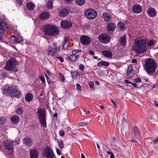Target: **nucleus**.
Instances as JSON below:
<instances>
[{
  "label": "nucleus",
  "mask_w": 158,
  "mask_h": 158,
  "mask_svg": "<svg viewBox=\"0 0 158 158\" xmlns=\"http://www.w3.org/2000/svg\"><path fill=\"white\" fill-rule=\"evenodd\" d=\"M147 43L145 39L139 38L135 41L134 46L135 51L139 54H142L147 51Z\"/></svg>",
  "instance_id": "obj_1"
},
{
  "label": "nucleus",
  "mask_w": 158,
  "mask_h": 158,
  "mask_svg": "<svg viewBox=\"0 0 158 158\" xmlns=\"http://www.w3.org/2000/svg\"><path fill=\"white\" fill-rule=\"evenodd\" d=\"M144 68L148 73H153L156 69V64L153 60L149 59L145 61Z\"/></svg>",
  "instance_id": "obj_2"
},
{
  "label": "nucleus",
  "mask_w": 158,
  "mask_h": 158,
  "mask_svg": "<svg viewBox=\"0 0 158 158\" xmlns=\"http://www.w3.org/2000/svg\"><path fill=\"white\" fill-rule=\"evenodd\" d=\"M43 31L45 34L47 35L55 36L58 34V29L53 26L47 25L44 27Z\"/></svg>",
  "instance_id": "obj_3"
},
{
  "label": "nucleus",
  "mask_w": 158,
  "mask_h": 158,
  "mask_svg": "<svg viewBox=\"0 0 158 158\" xmlns=\"http://www.w3.org/2000/svg\"><path fill=\"white\" fill-rule=\"evenodd\" d=\"M18 64V62L16 61L15 59L13 58L8 61L6 63V69L8 70L15 72L16 71V67Z\"/></svg>",
  "instance_id": "obj_4"
},
{
  "label": "nucleus",
  "mask_w": 158,
  "mask_h": 158,
  "mask_svg": "<svg viewBox=\"0 0 158 158\" xmlns=\"http://www.w3.org/2000/svg\"><path fill=\"white\" fill-rule=\"evenodd\" d=\"M37 113L39 116L38 118L41 126L44 128L46 127V121L45 111L42 109L38 110Z\"/></svg>",
  "instance_id": "obj_5"
},
{
  "label": "nucleus",
  "mask_w": 158,
  "mask_h": 158,
  "mask_svg": "<svg viewBox=\"0 0 158 158\" xmlns=\"http://www.w3.org/2000/svg\"><path fill=\"white\" fill-rule=\"evenodd\" d=\"M84 15L85 17L89 19H93L97 16V12L94 9H89L85 11Z\"/></svg>",
  "instance_id": "obj_6"
},
{
  "label": "nucleus",
  "mask_w": 158,
  "mask_h": 158,
  "mask_svg": "<svg viewBox=\"0 0 158 158\" xmlns=\"http://www.w3.org/2000/svg\"><path fill=\"white\" fill-rule=\"evenodd\" d=\"M14 142V141L10 140H7L3 142V145L4 148L10 152V154H11L13 151Z\"/></svg>",
  "instance_id": "obj_7"
},
{
  "label": "nucleus",
  "mask_w": 158,
  "mask_h": 158,
  "mask_svg": "<svg viewBox=\"0 0 158 158\" xmlns=\"http://www.w3.org/2000/svg\"><path fill=\"white\" fill-rule=\"evenodd\" d=\"M99 41L102 44H106L109 43L110 41V37L108 34L102 33L98 37Z\"/></svg>",
  "instance_id": "obj_8"
},
{
  "label": "nucleus",
  "mask_w": 158,
  "mask_h": 158,
  "mask_svg": "<svg viewBox=\"0 0 158 158\" xmlns=\"http://www.w3.org/2000/svg\"><path fill=\"white\" fill-rule=\"evenodd\" d=\"M13 89H14V86H9L6 85L2 87V93L4 94L10 96L11 93Z\"/></svg>",
  "instance_id": "obj_9"
},
{
  "label": "nucleus",
  "mask_w": 158,
  "mask_h": 158,
  "mask_svg": "<svg viewBox=\"0 0 158 158\" xmlns=\"http://www.w3.org/2000/svg\"><path fill=\"white\" fill-rule=\"evenodd\" d=\"M60 47H56L53 48H51L50 46L48 49V55L49 56H54L55 54L59 52Z\"/></svg>",
  "instance_id": "obj_10"
},
{
  "label": "nucleus",
  "mask_w": 158,
  "mask_h": 158,
  "mask_svg": "<svg viewBox=\"0 0 158 158\" xmlns=\"http://www.w3.org/2000/svg\"><path fill=\"white\" fill-rule=\"evenodd\" d=\"M80 42L83 45H88L91 42L90 38L86 35H82L80 37Z\"/></svg>",
  "instance_id": "obj_11"
},
{
  "label": "nucleus",
  "mask_w": 158,
  "mask_h": 158,
  "mask_svg": "<svg viewBox=\"0 0 158 158\" xmlns=\"http://www.w3.org/2000/svg\"><path fill=\"white\" fill-rule=\"evenodd\" d=\"M44 155L48 158H53L54 156L52 150L49 147H47L45 148Z\"/></svg>",
  "instance_id": "obj_12"
},
{
  "label": "nucleus",
  "mask_w": 158,
  "mask_h": 158,
  "mask_svg": "<svg viewBox=\"0 0 158 158\" xmlns=\"http://www.w3.org/2000/svg\"><path fill=\"white\" fill-rule=\"evenodd\" d=\"M72 25V23L68 21L63 20L60 23L61 27L65 29H69L70 28Z\"/></svg>",
  "instance_id": "obj_13"
},
{
  "label": "nucleus",
  "mask_w": 158,
  "mask_h": 158,
  "mask_svg": "<svg viewBox=\"0 0 158 158\" xmlns=\"http://www.w3.org/2000/svg\"><path fill=\"white\" fill-rule=\"evenodd\" d=\"M14 89H13L12 92L11 93L10 95L12 97H13L15 98H19L20 97L21 93L19 90H18L17 87L14 86Z\"/></svg>",
  "instance_id": "obj_14"
},
{
  "label": "nucleus",
  "mask_w": 158,
  "mask_h": 158,
  "mask_svg": "<svg viewBox=\"0 0 158 158\" xmlns=\"http://www.w3.org/2000/svg\"><path fill=\"white\" fill-rule=\"evenodd\" d=\"M142 10V7L139 4H135L132 7V11L135 14H139L141 13Z\"/></svg>",
  "instance_id": "obj_15"
},
{
  "label": "nucleus",
  "mask_w": 158,
  "mask_h": 158,
  "mask_svg": "<svg viewBox=\"0 0 158 158\" xmlns=\"http://www.w3.org/2000/svg\"><path fill=\"white\" fill-rule=\"evenodd\" d=\"M147 13L150 17H153L156 16L157 12L154 8L150 7L147 10Z\"/></svg>",
  "instance_id": "obj_16"
},
{
  "label": "nucleus",
  "mask_w": 158,
  "mask_h": 158,
  "mask_svg": "<svg viewBox=\"0 0 158 158\" xmlns=\"http://www.w3.org/2000/svg\"><path fill=\"white\" fill-rule=\"evenodd\" d=\"M69 13V10L67 8L62 9L60 10L59 12V14L60 16L62 17H66L68 15Z\"/></svg>",
  "instance_id": "obj_17"
},
{
  "label": "nucleus",
  "mask_w": 158,
  "mask_h": 158,
  "mask_svg": "<svg viewBox=\"0 0 158 158\" xmlns=\"http://www.w3.org/2000/svg\"><path fill=\"white\" fill-rule=\"evenodd\" d=\"M134 74L133 67L132 66H130L128 68L126 74V78L128 79L131 78L133 76Z\"/></svg>",
  "instance_id": "obj_18"
},
{
  "label": "nucleus",
  "mask_w": 158,
  "mask_h": 158,
  "mask_svg": "<svg viewBox=\"0 0 158 158\" xmlns=\"http://www.w3.org/2000/svg\"><path fill=\"white\" fill-rule=\"evenodd\" d=\"M23 144L27 146H31L32 143L31 139L29 137H26L23 140Z\"/></svg>",
  "instance_id": "obj_19"
},
{
  "label": "nucleus",
  "mask_w": 158,
  "mask_h": 158,
  "mask_svg": "<svg viewBox=\"0 0 158 158\" xmlns=\"http://www.w3.org/2000/svg\"><path fill=\"white\" fill-rule=\"evenodd\" d=\"M49 16L50 15L48 12L44 11L40 14L39 17L41 20H46L48 19Z\"/></svg>",
  "instance_id": "obj_20"
},
{
  "label": "nucleus",
  "mask_w": 158,
  "mask_h": 158,
  "mask_svg": "<svg viewBox=\"0 0 158 158\" xmlns=\"http://www.w3.org/2000/svg\"><path fill=\"white\" fill-rule=\"evenodd\" d=\"M68 59L72 62H76L78 60V57L77 55L74 56V55H67V56Z\"/></svg>",
  "instance_id": "obj_21"
},
{
  "label": "nucleus",
  "mask_w": 158,
  "mask_h": 158,
  "mask_svg": "<svg viewBox=\"0 0 158 158\" xmlns=\"http://www.w3.org/2000/svg\"><path fill=\"white\" fill-rule=\"evenodd\" d=\"M11 121L13 123H17L19 121V117L16 115H13L10 118Z\"/></svg>",
  "instance_id": "obj_22"
},
{
  "label": "nucleus",
  "mask_w": 158,
  "mask_h": 158,
  "mask_svg": "<svg viewBox=\"0 0 158 158\" xmlns=\"http://www.w3.org/2000/svg\"><path fill=\"white\" fill-rule=\"evenodd\" d=\"M102 17L104 20L106 22H109L111 20V18L109 14L105 13L103 14Z\"/></svg>",
  "instance_id": "obj_23"
},
{
  "label": "nucleus",
  "mask_w": 158,
  "mask_h": 158,
  "mask_svg": "<svg viewBox=\"0 0 158 158\" xmlns=\"http://www.w3.org/2000/svg\"><path fill=\"white\" fill-rule=\"evenodd\" d=\"M30 156L31 158H37L38 152L36 150L34 149L30 151Z\"/></svg>",
  "instance_id": "obj_24"
},
{
  "label": "nucleus",
  "mask_w": 158,
  "mask_h": 158,
  "mask_svg": "<svg viewBox=\"0 0 158 158\" xmlns=\"http://www.w3.org/2000/svg\"><path fill=\"white\" fill-rule=\"evenodd\" d=\"M10 37L12 39H13V38H14V40H15V42L16 43H20L23 40L22 38L19 36H18L16 38H15V36L14 35H12Z\"/></svg>",
  "instance_id": "obj_25"
},
{
  "label": "nucleus",
  "mask_w": 158,
  "mask_h": 158,
  "mask_svg": "<svg viewBox=\"0 0 158 158\" xmlns=\"http://www.w3.org/2000/svg\"><path fill=\"white\" fill-rule=\"evenodd\" d=\"M69 38L68 37H66L65 39L64 43L63 45V48L64 50H67L69 46Z\"/></svg>",
  "instance_id": "obj_26"
},
{
  "label": "nucleus",
  "mask_w": 158,
  "mask_h": 158,
  "mask_svg": "<svg viewBox=\"0 0 158 158\" xmlns=\"http://www.w3.org/2000/svg\"><path fill=\"white\" fill-rule=\"evenodd\" d=\"M33 96L31 93L27 94L25 96V99L27 102H30L33 99Z\"/></svg>",
  "instance_id": "obj_27"
},
{
  "label": "nucleus",
  "mask_w": 158,
  "mask_h": 158,
  "mask_svg": "<svg viewBox=\"0 0 158 158\" xmlns=\"http://www.w3.org/2000/svg\"><path fill=\"white\" fill-rule=\"evenodd\" d=\"M116 26L113 23H108L107 26V28L110 31H112L114 30Z\"/></svg>",
  "instance_id": "obj_28"
},
{
  "label": "nucleus",
  "mask_w": 158,
  "mask_h": 158,
  "mask_svg": "<svg viewBox=\"0 0 158 158\" xmlns=\"http://www.w3.org/2000/svg\"><path fill=\"white\" fill-rule=\"evenodd\" d=\"M102 54L103 55L107 57H111L112 56V54L111 52L108 50H105L102 51Z\"/></svg>",
  "instance_id": "obj_29"
},
{
  "label": "nucleus",
  "mask_w": 158,
  "mask_h": 158,
  "mask_svg": "<svg viewBox=\"0 0 158 158\" xmlns=\"http://www.w3.org/2000/svg\"><path fill=\"white\" fill-rule=\"evenodd\" d=\"M26 6L27 8L30 10H33L35 7L34 5L31 2H27Z\"/></svg>",
  "instance_id": "obj_30"
},
{
  "label": "nucleus",
  "mask_w": 158,
  "mask_h": 158,
  "mask_svg": "<svg viewBox=\"0 0 158 158\" xmlns=\"http://www.w3.org/2000/svg\"><path fill=\"white\" fill-rule=\"evenodd\" d=\"M119 42L120 44L123 46L126 45V38L125 36H122L120 39Z\"/></svg>",
  "instance_id": "obj_31"
},
{
  "label": "nucleus",
  "mask_w": 158,
  "mask_h": 158,
  "mask_svg": "<svg viewBox=\"0 0 158 158\" xmlns=\"http://www.w3.org/2000/svg\"><path fill=\"white\" fill-rule=\"evenodd\" d=\"M0 24L2 27L4 31H6L8 29V26L6 22L1 21L0 23Z\"/></svg>",
  "instance_id": "obj_32"
},
{
  "label": "nucleus",
  "mask_w": 158,
  "mask_h": 158,
  "mask_svg": "<svg viewBox=\"0 0 158 158\" xmlns=\"http://www.w3.org/2000/svg\"><path fill=\"white\" fill-rule=\"evenodd\" d=\"M77 4L79 6L83 5L85 3V0H75Z\"/></svg>",
  "instance_id": "obj_33"
},
{
  "label": "nucleus",
  "mask_w": 158,
  "mask_h": 158,
  "mask_svg": "<svg viewBox=\"0 0 158 158\" xmlns=\"http://www.w3.org/2000/svg\"><path fill=\"white\" fill-rule=\"evenodd\" d=\"M109 65V64L108 62L105 61H100L98 62V66L99 67L101 66L102 65L107 67Z\"/></svg>",
  "instance_id": "obj_34"
},
{
  "label": "nucleus",
  "mask_w": 158,
  "mask_h": 158,
  "mask_svg": "<svg viewBox=\"0 0 158 158\" xmlns=\"http://www.w3.org/2000/svg\"><path fill=\"white\" fill-rule=\"evenodd\" d=\"M125 26V24L123 23L120 22L118 24V27L119 29L122 30L124 29V27Z\"/></svg>",
  "instance_id": "obj_35"
},
{
  "label": "nucleus",
  "mask_w": 158,
  "mask_h": 158,
  "mask_svg": "<svg viewBox=\"0 0 158 158\" xmlns=\"http://www.w3.org/2000/svg\"><path fill=\"white\" fill-rule=\"evenodd\" d=\"M140 130L136 126H135L133 129V133L135 135L139 134Z\"/></svg>",
  "instance_id": "obj_36"
},
{
  "label": "nucleus",
  "mask_w": 158,
  "mask_h": 158,
  "mask_svg": "<svg viewBox=\"0 0 158 158\" xmlns=\"http://www.w3.org/2000/svg\"><path fill=\"white\" fill-rule=\"evenodd\" d=\"M53 2L52 0H49L47 4V7L48 9H51L53 7Z\"/></svg>",
  "instance_id": "obj_37"
},
{
  "label": "nucleus",
  "mask_w": 158,
  "mask_h": 158,
  "mask_svg": "<svg viewBox=\"0 0 158 158\" xmlns=\"http://www.w3.org/2000/svg\"><path fill=\"white\" fill-rule=\"evenodd\" d=\"M23 113V110L21 107L18 108L16 111V113L19 115Z\"/></svg>",
  "instance_id": "obj_38"
},
{
  "label": "nucleus",
  "mask_w": 158,
  "mask_h": 158,
  "mask_svg": "<svg viewBox=\"0 0 158 158\" xmlns=\"http://www.w3.org/2000/svg\"><path fill=\"white\" fill-rule=\"evenodd\" d=\"M6 121V119L3 117L0 118V123L1 124H4Z\"/></svg>",
  "instance_id": "obj_39"
},
{
  "label": "nucleus",
  "mask_w": 158,
  "mask_h": 158,
  "mask_svg": "<svg viewBox=\"0 0 158 158\" xmlns=\"http://www.w3.org/2000/svg\"><path fill=\"white\" fill-rule=\"evenodd\" d=\"M154 44V41L152 40H150L148 43V47H150L153 46Z\"/></svg>",
  "instance_id": "obj_40"
},
{
  "label": "nucleus",
  "mask_w": 158,
  "mask_h": 158,
  "mask_svg": "<svg viewBox=\"0 0 158 158\" xmlns=\"http://www.w3.org/2000/svg\"><path fill=\"white\" fill-rule=\"evenodd\" d=\"M89 85L91 89H94V83L93 82L91 81L89 82Z\"/></svg>",
  "instance_id": "obj_41"
},
{
  "label": "nucleus",
  "mask_w": 158,
  "mask_h": 158,
  "mask_svg": "<svg viewBox=\"0 0 158 158\" xmlns=\"http://www.w3.org/2000/svg\"><path fill=\"white\" fill-rule=\"evenodd\" d=\"M16 4L19 6H20L23 4V2L21 0H16Z\"/></svg>",
  "instance_id": "obj_42"
},
{
  "label": "nucleus",
  "mask_w": 158,
  "mask_h": 158,
  "mask_svg": "<svg viewBox=\"0 0 158 158\" xmlns=\"http://www.w3.org/2000/svg\"><path fill=\"white\" fill-rule=\"evenodd\" d=\"M58 145L62 149L63 148L64 144L60 140L58 142Z\"/></svg>",
  "instance_id": "obj_43"
},
{
  "label": "nucleus",
  "mask_w": 158,
  "mask_h": 158,
  "mask_svg": "<svg viewBox=\"0 0 158 158\" xmlns=\"http://www.w3.org/2000/svg\"><path fill=\"white\" fill-rule=\"evenodd\" d=\"M79 67L81 71H83L84 69L85 68H84V66L82 64H80L79 66Z\"/></svg>",
  "instance_id": "obj_44"
},
{
  "label": "nucleus",
  "mask_w": 158,
  "mask_h": 158,
  "mask_svg": "<svg viewBox=\"0 0 158 158\" xmlns=\"http://www.w3.org/2000/svg\"><path fill=\"white\" fill-rule=\"evenodd\" d=\"M76 87L78 90H81V87L79 84L77 83V84Z\"/></svg>",
  "instance_id": "obj_45"
},
{
  "label": "nucleus",
  "mask_w": 158,
  "mask_h": 158,
  "mask_svg": "<svg viewBox=\"0 0 158 158\" xmlns=\"http://www.w3.org/2000/svg\"><path fill=\"white\" fill-rule=\"evenodd\" d=\"M40 79L41 80L43 83H44L45 81V78L43 76H41L40 77Z\"/></svg>",
  "instance_id": "obj_46"
},
{
  "label": "nucleus",
  "mask_w": 158,
  "mask_h": 158,
  "mask_svg": "<svg viewBox=\"0 0 158 158\" xmlns=\"http://www.w3.org/2000/svg\"><path fill=\"white\" fill-rule=\"evenodd\" d=\"M107 153L108 154H111V155L110 156V157L111 158H114V155L112 152H110V151H108L107 152Z\"/></svg>",
  "instance_id": "obj_47"
},
{
  "label": "nucleus",
  "mask_w": 158,
  "mask_h": 158,
  "mask_svg": "<svg viewBox=\"0 0 158 158\" xmlns=\"http://www.w3.org/2000/svg\"><path fill=\"white\" fill-rule=\"evenodd\" d=\"M86 124H87V123L86 122H82L79 124V126L81 127V126H85Z\"/></svg>",
  "instance_id": "obj_48"
},
{
  "label": "nucleus",
  "mask_w": 158,
  "mask_h": 158,
  "mask_svg": "<svg viewBox=\"0 0 158 158\" xmlns=\"http://www.w3.org/2000/svg\"><path fill=\"white\" fill-rule=\"evenodd\" d=\"M72 55H74V56H76V55H77V57H79V55L78 53H77L76 52H75V51L74 50H73L72 52Z\"/></svg>",
  "instance_id": "obj_49"
},
{
  "label": "nucleus",
  "mask_w": 158,
  "mask_h": 158,
  "mask_svg": "<svg viewBox=\"0 0 158 158\" xmlns=\"http://www.w3.org/2000/svg\"><path fill=\"white\" fill-rule=\"evenodd\" d=\"M60 78L61 80V81L62 82H64V80H65V78L64 76H63L62 75H61L60 76Z\"/></svg>",
  "instance_id": "obj_50"
},
{
  "label": "nucleus",
  "mask_w": 158,
  "mask_h": 158,
  "mask_svg": "<svg viewBox=\"0 0 158 158\" xmlns=\"http://www.w3.org/2000/svg\"><path fill=\"white\" fill-rule=\"evenodd\" d=\"M57 58L59 59L61 63L64 61L63 58L61 57H57Z\"/></svg>",
  "instance_id": "obj_51"
},
{
  "label": "nucleus",
  "mask_w": 158,
  "mask_h": 158,
  "mask_svg": "<svg viewBox=\"0 0 158 158\" xmlns=\"http://www.w3.org/2000/svg\"><path fill=\"white\" fill-rule=\"evenodd\" d=\"M135 82L138 83L141 82V80L139 78H136L135 79Z\"/></svg>",
  "instance_id": "obj_52"
},
{
  "label": "nucleus",
  "mask_w": 158,
  "mask_h": 158,
  "mask_svg": "<svg viewBox=\"0 0 158 158\" xmlns=\"http://www.w3.org/2000/svg\"><path fill=\"white\" fill-rule=\"evenodd\" d=\"M59 134L60 136H63L64 135V132L63 131H59Z\"/></svg>",
  "instance_id": "obj_53"
},
{
  "label": "nucleus",
  "mask_w": 158,
  "mask_h": 158,
  "mask_svg": "<svg viewBox=\"0 0 158 158\" xmlns=\"http://www.w3.org/2000/svg\"><path fill=\"white\" fill-rule=\"evenodd\" d=\"M65 2L68 4H70L72 3L73 0H65Z\"/></svg>",
  "instance_id": "obj_54"
},
{
  "label": "nucleus",
  "mask_w": 158,
  "mask_h": 158,
  "mask_svg": "<svg viewBox=\"0 0 158 158\" xmlns=\"http://www.w3.org/2000/svg\"><path fill=\"white\" fill-rule=\"evenodd\" d=\"M111 102H112L113 103V105L115 106V107H116V106H117V104L116 103H115V102H114V101L112 100V99H111Z\"/></svg>",
  "instance_id": "obj_55"
},
{
  "label": "nucleus",
  "mask_w": 158,
  "mask_h": 158,
  "mask_svg": "<svg viewBox=\"0 0 158 158\" xmlns=\"http://www.w3.org/2000/svg\"><path fill=\"white\" fill-rule=\"evenodd\" d=\"M56 151L57 154L58 155H60L61 154V152L60 151L58 148H56Z\"/></svg>",
  "instance_id": "obj_56"
},
{
  "label": "nucleus",
  "mask_w": 158,
  "mask_h": 158,
  "mask_svg": "<svg viewBox=\"0 0 158 158\" xmlns=\"http://www.w3.org/2000/svg\"><path fill=\"white\" fill-rule=\"evenodd\" d=\"M124 81L125 83H127V84H131V83L130 81H128L126 79Z\"/></svg>",
  "instance_id": "obj_57"
},
{
  "label": "nucleus",
  "mask_w": 158,
  "mask_h": 158,
  "mask_svg": "<svg viewBox=\"0 0 158 158\" xmlns=\"http://www.w3.org/2000/svg\"><path fill=\"white\" fill-rule=\"evenodd\" d=\"M45 77H46V78L47 79L48 83V84H50V83H51V81H50V79H49V81H48V77L47 76V75L46 74H45Z\"/></svg>",
  "instance_id": "obj_58"
},
{
  "label": "nucleus",
  "mask_w": 158,
  "mask_h": 158,
  "mask_svg": "<svg viewBox=\"0 0 158 158\" xmlns=\"http://www.w3.org/2000/svg\"><path fill=\"white\" fill-rule=\"evenodd\" d=\"M57 45V43L56 42H54L52 43V45L55 47H56Z\"/></svg>",
  "instance_id": "obj_59"
},
{
  "label": "nucleus",
  "mask_w": 158,
  "mask_h": 158,
  "mask_svg": "<svg viewBox=\"0 0 158 158\" xmlns=\"http://www.w3.org/2000/svg\"><path fill=\"white\" fill-rule=\"evenodd\" d=\"M89 52L90 54L92 55H94L95 54L94 52L92 51H89Z\"/></svg>",
  "instance_id": "obj_60"
},
{
  "label": "nucleus",
  "mask_w": 158,
  "mask_h": 158,
  "mask_svg": "<svg viewBox=\"0 0 158 158\" xmlns=\"http://www.w3.org/2000/svg\"><path fill=\"white\" fill-rule=\"evenodd\" d=\"M137 62V60L135 59H133L132 60V63H135Z\"/></svg>",
  "instance_id": "obj_61"
},
{
  "label": "nucleus",
  "mask_w": 158,
  "mask_h": 158,
  "mask_svg": "<svg viewBox=\"0 0 158 158\" xmlns=\"http://www.w3.org/2000/svg\"><path fill=\"white\" fill-rule=\"evenodd\" d=\"M84 111L85 112V114H88L90 113V111H86L85 110H84Z\"/></svg>",
  "instance_id": "obj_62"
},
{
  "label": "nucleus",
  "mask_w": 158,
  "mask_h": 158,
  "mask_svg": "<svg viewBox=\"0 0 158 158\" xmlns=\"http://www.w3.org/2000/svg\"><path fill=\"white\" fill-rule=\"evenodd\" d=\"M154 104L155 106H156L157 107H158V104L157 102H156V101H154Z\"/></svg>",
  "instance_id": "obj_63"
},
{
  "label": "nucleus",
  "mask_w": 158,
  "mask_h": 158,
  "mask_svg": "<svg viewBox=\"0 0 158 158\" xmlns=\"http://www.w3.org/2000/svg\"><path fill=\"white\" fill-rule=\"evenodd\" d=\"M132 86L134 87H135L136 86H137V85L136 84V83H131V84Z\"/></svg>",
  "instance_id": "obj_64"
}]
</instances>
